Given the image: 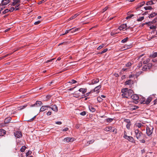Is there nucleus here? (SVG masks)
I'll use <instances>...</instances> for the list:
<instances>
[{"label": "nucleus", "instance_id": "obj_32", "mask_svg": "<svg viewBox=\"0 0 157 157\" xmlns=\"http://www.w3.org/2000/svg\"><path fill=\"white\" fill-rule=\"evenodd\" d=\"M76 92H75L73 94L74 95V97L77 98H78L79 96V93H76Z\"/></svg>", "mask_w": 157, "mask_h": 157}, {"label": "nucleus", "instance_id": "obj_53", "mask_svg": "<svg viewBox=\"0 0 157 157\" xmlns=\"http://www.w3.org/2000/svg\"><path fill=\"white\" fill-rule=\"evenodd\" d=\"M110 128H111V127H106L105 128V130L107 131H110Z\"/></svg>", "mask_w": 157, "mask_h": 157}, {"label": "nucleus", "instance_id": "obj_56", "mask_svg": "<svg viewBox=\"0 0 157 157\" xmlns=\"http://www.w3.org/2000/svg\"><path fill=\"white\" fill-rule=\"evenodd\" d=\"M4 5H3L2 4L0 5V9H1V10H2L3 9V8H5V6H4Z\"/></svg>", "mask_w": 157, "mask_h": 157}, {"label": "nucleus", "instance_id": "obj_20", "mask_svg": "<svg viewBox=\"0 0 157 157\" xmlns=\"http://www.w3.org/2000/svg\"><path fill=\"white\" fill-rule=\"evenodd\" d=\"M145 4V2H142L140 3L137 6V7H136V9L137 8H139L141 7L142 6H143Z\"/></svg>", "mask_w": 157, "mask_h": 157}, {"label": "nucleus", "instance_id": "obj_1", "mask_svg": "<svg viewBox=\"0 0 157 157\" xmlns=\"http://www.w3.org/2000/svg\"><path fill=\"white\" fill-rule=\"evenodd\" d=\"M133 91L132 90L129 89L125 94H122V96L125 98H131L133 94Z\"/></svg>", "mask_w": 157, "mask_h": 157}, {"label": "nucleus", "instance_id": "obj_14", "mask_svg": "<svg viewBox=\"0 0 157 157\" xmlns=\"http://www.w3.org/2000/svg\"><path fill=\"white\" fill-rule=\"evenodd\" d=\"M6 131L5 130L2 129H0V136H4V135L6 134Z\"/></svg>", "mask_w": 157, "mask_h": 157}, {"label": "nucleus", "instance_id": "obj_2", "mask_svg": "<svg viewBox=\"0 0 157 157\" xmlns=\"http://www.w3.org/2000/svg\"><path fill=\"white\" fill-rule=\"evenodd\" d=\"M155 22H157V17L155 18L152 21H149L147 23H146V24H147L148 26L149 27V28L151 29H156V27L155 25H151L152 24H153Z\"/></svg>", "mask_w": 157, "mask_h": 157}, {"label": "nucleus", "instance_id": "obj_30", "mask_svg": "<svg viewBox=\"0 0 157 157\" xmlns=\"http://www.w3.org/2000/svg\"><path fill=\"white\" fill-rule=\"evenodd\" d=\"M153 1L151 0V1H148L146 3V5H150L154 4V3L153 2Z\"/></svg>", "mask_w": 157, "mask_h": 157}, {"label": "nucleus", "instance_id": "obj_39", "mask_svg": "<svg viewBox=\"0 0 157 157\" xmlns=\"http://www.w3.org/2000/svg\"><path fill=\"white\" fill-rule=\"evenodd\" d=\"M36 102L37 103L38 107L41 106L43 104L42 102L40 101H37Z\"/></svg>", "mask_w": 157, "mask_h": 157}, {"label": "nucleus", "instance_id": "obj_6", "mask_svg": "<svg viewBox=\"0 0 157 157\" xmlns=\"http://www.w3.org/2000/svg\"><path fill=\"white\" fill-rule=\"evenodd\" d=\"M14 135L16 139L21 138L22 136V133L20 131H18L14 132Z\"/></svg>", "mask_w": 157, "mask_h": 157}, {"label": "nucleus", "instance_id": "obj_59", "mask_svg": "<svg viewBox=\"0 0 157 157\" xmlns=\"http://www.w3.org/2000/svg\"><path fill=\"white\" fill-rule=\"evenodd\" d=\"M94 141V140H90V141L88 142L87 144L89 143V144H90L93 143Z\"/></svg>", "mask_w": 157, "mask_h": 157}, {"label": "nucleus", "instance_id": "obj_24", "mask_svg": "<svg viewBox=\"0 0 157 157\" xmlns=\"http://www.w3.org/2000/svg\"><path fill=\"white\" fill-rule=\"evenodd\" d=\"M21 2L20 0H17L16 1H15L14 2H13L11 4V6H15V5L16 4L19 3Z\"/></svg>", "mask_w": 157, "mask_h": 157}, {"label": "nucleus", "instance_id": "obj_61", "mask_svg": "<svg viewBox=\"0 0 157 157\" xmlns=\"http://www.w3.org/2000/svg\"><path fill=\"white\" fill-rule=\"evenodd\" d=\"M142 66V62H140L138 65V67H141Z\"/></svg>", "mask_w": 157, "mask_h": 157}, {"label": "nucleus", "instance_id": "obj_54", "mask_svg": "<svg viewBox=\"0 0 157 157\" xmlns=\"http://www.w3.org/2000/svg\"><path fill=\"white\" fill-rule=\"evenodd\" d=\"M131 125V123L127 124V125H126V127L128 129H129L130 128V126Z\"/></svg>", "mask_w": 157, "mask_h": 157}, {"label": "nucleus", "instance_id": "obj_33", "mask_svg": "<svg viewBox=\"0 0 157 157\" xmlns=\"http://www.w3.org/2000/svg\"><path fill=\"white\" fill-rule=\"evenodd\" d=\"M108 50V49L107 48H106L104 49L101 52H99L98 53V54H102L105 52H106Z\"/></svg>", "mask_w": 157, "mask_h": 157}, {"label": "nucleus", "instance_id": "obj_60", "mask_svg": "<svg viewBox=\"0 0 157 157\" xmlns=\"http://www.w3.org/2000/svg\"><path fill=\"white\" fill-rule=\"evenodd\" d=\"M55 59V58H53V59H50V60H47L46 61V63H49V62H52L53 60H54Z\"/></svg>", "mask_w": 157, "mask_h": 157}, {"label": "nucleus", "instance_id": "obj_16", "mask_svg": "<svg viewBox=\"0 0 157 157\" xmlns=\"http://www.w3.org/2000/svg\"><path fill=\"white\" fill-rule=\"evenodd\" d=\"M78 91L82 93L83 94H84L86 93L87 91V89L81 88L78 90Z\"/></svg>", "mask_w": 157, "mask_h": 157}, {"label": "nucleus", "instance_id": "obj_26", "mask_svg": "<svg viewBox=\"0 0 157 157\" xmlns=\"http://www.w3.org/2000/svg\"><path fill=\"white\" fill-rule=\"evenodd\" d=\"M47 109L46 108L45 106H42L40 108V112H43Z\"/></svg>", "mask_w": 157, "mask_h": 157}, {"label": "nucleus", "instance_id": "obj_50", "mask_svg": "<svg viewBox=\"0 0 157 157\" xmlns=\"http://www.w3.org/2000/svg\"><path fill=\"white\" fill-rule=\"evenodd\" d=\"M144 18V17H142L137 19V21H142Z\"/></svg>", "mask_w": 157, "mask_h": 157}, {"label": "nucleus", "instance_id": "obj_64", "mask_svg": "<svg viewBox=\"0 0 157 157\" xmlns=\"http://www.w3.org/2000/svg\"><path fill=\"white\" fill-rule=\"evenodd\" d=\"M157 103V99H155L154 101V105H156Z\"/></svg>", "mask_w": 157, "mask_h": 157}, {"label": "nucleus", "instance_id": "obj_4", "mask_svg": "<svg viewBox=\"0 0 157 157\" xmlns=\"http://www.w3.org/2000/svg\"><path fill=\"white\" fill-rule=\"evenodd\" d=\"M132 27H131L130 26H128L127 24H123L120 26L118 29H132Z\"/></svg>", "mask_w": 157, "mask_h": 157}, {"label": "nucleus", "instance_id": "obj_44", "mask_svg": "<svg viewBox=\"0 0 157 157\" xmlns=\"http://www.w3.org/2000/svg\"><path fill=\"white\" fill-rule=\"evenodd\" d=\"M77 82V81L74 79H72L71 82H69L68 83H71L72 84L75 83Z\"/></svg>", "mask_w": 157, "mask_h": 157}, {"label": "nucleus", "instance_id": "obj_62", "mask_svg": "<svg viewBox=\"0 0 157 157\" xmlns=\"http://www.w3.org/2000/svg\"><path fill=\"white\" fill-rule=\"evenodd\" d=\"M40 21H40L39 20L35 22L34 24L35 25H38L40 22Z\"/></svg>", "mask_w": 157, "mask_h": 157}, {"label": "nucleus", "instance_id": "obj_21", "mask_svg": "<svg viewBox=\"0 0 157 157\" xmlns=\"http://www.w3.org/2000/svg\"><path fill=\"white\" fill-rule=\"evenodd\" d=\"M89 108L90 111L92 112H94L96 110L92 106H89Z\"/></svg>", "mask_w": 157, "mask_h": 157}, {"label": "nucleus", "instance_id": "obj_40", "mask_svg": "<svg viewBox=\"0 0 157 157\" xmlns=\"http://www.w3.org/2000/svg\"><path fill=\"white\" fill-rule=\"evenodd\" d=\"M97 101L99 102H101L103 99L100 97H98L97 98Z\"/></svg>", "mask_w": 157, "mask_h": 157}, {"label": "nucleus", "instance_id": "obj_29", "mask_svg": "<svg viewBox=\"0 0 157 157\" xmlns=\"http://www.w3.org/2000/svg\"><path fill=\"white\" fill-rule=\"evenodd\" d=\"M26 148V147L25 146H22L20 149V151L21 152H24L25 151V149Z\"/></svg>", "mask_w": 157, "mask_h": 157}, {"label": "nucleus", "instance_id": "obj_11", "mask_svg": "<svg viewBox=\"0 0 157 157\" xmlns=\"http://www.w3.org/2000/svg\"><path fill=\"white\" fill-rule=\"evenodd\" d=\"M134 83V82L133 80L131 79H129L126 81L124 82L125 85H130L133 84Z\"/></svg>", "mask_w": 157, "mask_h": 157}, {"label": "nucleus", "instance_id": "obj_43", "mask_svg": "<svg viewBox=\"0 0 157 157\" xmlns=\"http://www.w3.org/2000/svg\"><path fill=\"white\" fill-rule=\"evenodd\" d=\"M86 114V112L85 111H83L80 113V115L84 116Z\"/></svg>", "mask_w": 157, "mask_h": 157}, {"label": "nucleus", "instance_id": "obj_5", "mask_svg": "<svg viewBox=\"0 0 157 157\" xmlns=\"http://www.w3.org/2000/svg\"><path fill=\"white\" fill-rule=\"evenodd\" d=\"M153 128V127H152L151 129L150 127H146V133L148 136H150L152 134Z\"/></svg>", "mask_w": 157, "mask_h": 157}, {"label": "nucleus", "instance_id": "obj_36", "mask_svg": "<svg viewBox=\"0 0 157 157\" xmlns=\"http://www.w3.org/2000/svg\"><path fill=\"white\" fill-rule=\"evenodd\" d=\"M92 90H91L90 92L86 93L85 94H84L83 96H84V97L88 96L91 93H93Z\"/></svg>", "mask_w": 157, "mask_h": 157}, {"label": "nucleus", "instance_id": "obj_27", "mask_svg": "<svg viewBox=\"0 0 157 157\" xmlns=\"http://www.w3.org/2000/svg\"><path fill=\"white\" fill-rule=\"evenodd\" d=\"M150 59L148 58V59H147L146 60L144 61L143 62V63L144 64H148L150 62Z\"/></svg>", "mask_w": 157, "mask_h": 157}, {"label": "nucleus", "instance_id": "obj_35", "mask_svg": "<svg viewBox=\"0 0 157 157\" xmlns=\"http://www.w3.org/2000/svg\"><path fill=\"white\" fill-rule=\"evenodd\" d=\"M105 120L107 122L110 123L113 121V119L111 118H108L105 119Z\"/></svg>", "mask_w": 157, "mask_h": 157}, {"label": "nucleus", "instance_id": "obj_41", "mask_svg": "<svg viewBox=\"0 0 157 157\" xmlns=\"http://www.w3.org/2000/svg\"><path fill=\"white\" fill-rule=\"evenodd\" d=\"M105 45L103 44H102L101 45H100L97 48V50H100L104 47Z\"/></svg>", "mask_w": 157, "mask_h": 157}, {"label": "nucleus", "instance_id": "obj_34", "mask_svg": "<svg viewBox=\"0 0 157 157\" xmlns=\"http://www.w3.org/2000/svg\"><path fill=\"white\" fill-rule=\"evenodd\" d=\"M144 8L146 10H151L152 9V7L150 6H145L144 7Z\"/></svg>", "mask_w": 157, "mask_h": 157}, {"label": "nucleus", "instance_id": "obj_38", "mask_svg": "<svg viewBox=\"0 0 157 157\" xmlns=\"http://www.w3.org/2000/svg\"><path fill=\"white\" fill-rule=\"evenodd\" d=\"M140 101L141 104H143V103H144V102H143V101H145V98H142V99L140 98Z\"/></svg>", "mask_w": 157, "mask_h": 157}, {"label": "nucleus", "instance_id": "obj_7", "mask_svg": "<svg viewBox=\"0 0 157 157\" xmlns=\"http://www.w3.org/2000/svg\"><path fill=\"white\" fill-rule=\"evenodd\" d=\"M135 133L136 136V138L138 139L140 138L141 135L143 134L142 132L139 131L138 129H136L135 131Z\"/></svg>", "mask_w": 157, "mask_h": 157}, {"label": "nucleus", "instance_id": "obj_45", "mask_svg": "<svg viewBox=\"0 0 157 157\" xmlns=\"http://www.w3.org/2000/svg\"><path fill=\"white\" fill-rule=\"evenodd\" d=\"M32 153V151H29L27 152L26 153V156H28L29 155H31Z\"/></svg>", "mask_w": 157, "mask_h": 157}, {"label": "nucleus", "instance_id": "obj_46", "mask_svg": "<svg viewBox=\"0 0 157 157\" xmlns=\"http://www.w3.org/2000/svg\"><path fill=\"white\" fill-rule=\"evenodd\" d=\"M9 12V9H6L4 11H3V12L2 13V14H4L5 13H6L8 12Z\"/></svg>", "mask_w": 157, "mask_h": 157}, {"label": "nucleus", "instance_id": "obj_3", "mask_svg": "<svg viewBox=\"0 0 157 157\" xmlns=\"http://www.w3.org/2000/svg\"><path fill=\"white\" fill-rule=\"evenodd\" d=\"M152 65V64L151 63H149L145 65L142 68V70L144 71H147L148 70L151 69Z\"/></svg>", "mask_w": 157, "mask_h": 157}, {"label": "nucleus", "instance_id": "obj_15", "mask_svg": "<svg viewBox=\"0 0 157 157\" xmlns=\"http://www.w3.org/2000/svg\"><path fill=\"white\" fill-rule=\"evenodd\" d=\"M51 109L53 111L57 112L58 111V107L56 105H53L52 107H51Z\"/></svg>", "mask_w": 157, "mask_h": 157}, {"label": "nucleus", "instance_id": "obj_12", "mask_svg": "<svg viewBox=\"0 0 157 157\" xmlns=\"http://www.w3.org/2000/svg\"><path fill=\"white\" fill-rule=\"evenodd\" d=\"M132 47V44L127 45H124L122 47V49L123 50H126L129 49Z\"/></svg>", "mask_w": 157, "mask_h": 157}, {"label": "nucleus", "instance_id": "obj_9", "mask_svg": "<svg viewBox=\"0 0 157 157\" xmlns=\"http://www.w3.org/2000/svg\"><path fill=\"white\" fill-rule=\"evenodd\" d=\"M99 80L98 78H96L92 79L90 81L89 84L90 85H94L98 82Z\"/></svg>", "mask_w": 157, "mask_h": 157}, {"label": "nucleus", "instance_id": "obj_17", "mask_svg": "<svg viewBox=\"0 0 157 157\" xmlns=\"http://www.w3.org/2000/svg\"><path fill=\"white\" fill-rule=\"evenodd\" d=\"M10 2L9 0H2L1 4L3 5H6Z\"/></svg>", "mask_w": 157, "mask_h": 157}, {"label": "nucleus", "instance_id": "obj_25", "mask_svg": "<svg viewBox=\"0 0 157 157\" xmlns=\"http://www.w3.org/2000/svg\"><path fill=\"white\" fill-rule=\"evenodd\" d=\"M150 57L152 58H155L157 57V52H155L150 55Z\"/></svg>", "mask_w": 157, "mask_h": 157}, {"label": "nucleus", "instance_id": "obj_31", "mask_svg": "<svg viewBox=\"0 0 157 157\" xmlns=\"http://www.w3.org/2000/svg\"><path fill=\"white\" fill-rule=\"evenodd\" d=\"M129 141L131 142H134V140L133 137L132 136H129V138H128V140Z\"/></svg>", "mask_w": 157, "mask_h": 157}, {"label": "nucleus", "instance_id": "obj_37", "mask_svg": "<svg viewBox=\"0 0 157 157\" xmlns=\"http://www.w3.org/2000/svg\"><path fill=\"white\" fill-rule=\"evenodd\" d=\"M128 39V37H127L125 38L124 39L122 40H121V42L123 43H126Z\"/></svg>", "mask_w": 157, "mask_h": 157}, {"label": "nucleus", "instance_id": "obj_23", "mask_svg": "<svg viewBox=\"0 0 157 157\" xmlns=\"http://www.w3.org/2000/svg\"><path fill=\"white\" fill-rule=\"evenodd\" d=\"M72 138L71 137H67L65 138L64 139V141L66 142H70L71 139H72Z\"/></svg>", "mask_w": 157, "mask_h": 157}, {"label": "nucleus", "instance_id": "obj_8", "mask_svg": "<svg viewBox=\"0 0 157 157\" xmlns=\"http://www.w3.org/2000/svg\"><path fill=\"white\" fill-rule=\"evenodd\" d=\"M131 98L132 99L135 101V103L137 104L138 102V100L139 99V98L136 94H132Z\"/></svg>", "mask_w": 157, "mask_h": 157}, {"label": "nucleus", "instance_id": "obj_42", "mask_svg": "<svg viewBox=\"0 0 157 157\" xmlns=\"http://www.w3.org/2000/svg\"><path fill=\"white\" fill-rule=\"evenodd\" d=\"M71 30H66L65 33L64 34H63L61 33H60V36L63 35L65 34H67V33H69Z\"/></svg>", "mask_w": 157, "mask_h": 157}, {"label": "nucleus", "instance_id": "obj_63", "mask_svg": "<svg viewBox=\"0 0 157 157\" xmlns=\"http://www.w3.org/2000/svg\"><path fill=\"white\" fill-rule=\"evenodd\" d=\"M36 116H35L34 117H33V118H32L30 120H28V121H29L30 122L33 121L34 119L36 118Z\"/></svg>", "mask_w": 157, "mask_h": 157}, {"label": "nucleus", "instance_id": "obj_18", "mask_svg": "<svg viewBox=\"0 0 157 157\" xmlns=\"http://www.w3.org/2000/svg\"><path fill=\"white\" fill-rule=\"evenodd\" d=\"M11 117H9L5 118L4 121V123L5 124H7L10 121H11Z\"/></svg>", "mask_w": 157, "mask_h": 157}, {"label": "nucleus", "instance_id": "obj_22", "mask_svg": "<svg viewBox=\"0 0 157 157\" xmlns=\"http://www.w3.org/2000/svg\"><path fill=\"white\" fill-rule=\"evenodd\" d=\"M157 15V13H153L150 14L148 16L149 18H152Z\"/></svg>", "mask_w": 157, "mask_h": 157}, {"label": "nucleus", "instance_id": "obj_10", "mask_svg": "<svg viewBox=\"0 0 157 157\" xmlns=\"http://www.w3.org/2000/svg\"><path fill=\"white\" fill-rule=\"evenodd\" d=\"M152 100V97L151 96V95L148 98H147L146 101H143L144 102H145L144 103H143V104L148 105L150 103V102Z\"/></svg>", "mask_w": 157, "mask_h": 157}, {"label": "nucleus", "instance_id": "obj_28", "mask_svg": "<svg viewBox=\"0 0 157 157\" xmlns=\"http://www.w3.org/2000/svg\"><path fill=\"white\" fill-rule=\"evenodd\" d=\"M128 90V88H125L122 90L121 92L123 93L122 94H125Z\"/></svg>", "mask_w": 157, "mask_h": 157}, {"label": "nucleus", "instance_id": "obj_13", "mask_svg": "<svg viewBox=\"0 0 157 157\" xmlns=\"http://www.w3.org/2000/svg\"><path fill=\"white\" fill-rule=\"evenodd\" d=\"M101 85H99V86L96 87L94 89L92 90L93 92H97L98 93L99 92L98 90L101 88Z\"/></svg>", "mask_w": 157, "mask_h": 157}, {"label": "nucleus", "instance_id": "obj_52", "mask_svg": "<svg viewBox=\"0 0 157 157\" xmlns=\"http://www.w3.org/2000/svg\"><path fill=\"white\" fill-rule=\"evenodd\" d=\"M132 64L131 63L128 62L126 64L125 66L127 67H129L131 66Z\"/></svg>", "mask_w": 157, "mask_h": 157}, {"label": "nucleus", "instance_id": "obj_48", "mask_svg": "<svg viewBox=\"0 0 157 157\" xmlns=\"http://www.w3.org/2000/svg\"><path fill=\"white\" fill-rule=\"evenodd\" d=\"M124 122L127 123V124H128L131 123L130 121V120H129V119H125L124 120Z\"/></svg>", "mask_w": 157, "mask_h": 157}, {"label": "nucleus", "instance_id": "obj_58", "mask_svg": "<svg viewBox=\"0 0 157 157\" xmlns=\"http://www.w3.org/2000/svg\"><path fill=\"white\" fill-rule=\"evenodd\" d=\"M142 125V124L140 123H138L136 126H137L138 128H140L141 126Z\"/></svg>", "mask_w": 157, "mask_h": 157}, {"label": "nucleus", "instance_id": "obj_57", "mask_svg": "<svg viewBox=\"0 0 157 157\" xmlns=\"http://www.w3.org/2000/svg\"><path fill=\"white\" fill-rule=\"evenodd\" d=\"M110 128V132H115V128L111 127V128Z\"/></svg>", "mask_w": 157, "mask_h": 157}, {"label": "nucleus", "instance_id": "obj_51", "mask_svg": "<svg viewBox=\"0 0 157 157\" xmlns=\"http://www.w3.org/2000/svg\"><path fill=\"white\" fill-rule=\"evenodd\" d=\"M9 55H10V54H8L4 56L0 57V60L8 56Z\"/></svg>", "mask_w": 157, "mask_h": 157}, {"label": "nucleus", "instance_id": "obj_19", "mask_svg": "<svg viewBox=\"0 0 157 157\" xmlns=\"http://www.w3.org/2000/svg\"><path fill=\"white\" fill-rule=\"evenodd\" d=\"M80 13H77L75 14L74 16H71L69 19V21L72 20L75 17H76L78 16L80 14Z\"/></svg>", "mask_w": 157, "mask_h": 157}, {"label": "nucleus", "instance_id": "obj_49", "mask_svg": "<svg viewBox=\"0 0 157 157\" xmlns=\"http://www.w3.org/2000/svg\"><path fill=\"white\" fill-rule=\"evenodd\" d=\"M134 16V14H131L130 15L127 17H126V19H129V18H131L132 17H133Z\"/></svg>", "mask_w": 157, "mask_h": 157}, {"label": "nucleus", "instance_id": "obj_55", "mask_svg": "<svg viewBox=\"0 0 157 157\" xmlns=\"http://www.w3.org/2000/svg\"><path fill=\"white\" fill-rule=\"evenodd\" d=\"M15 9L14 7H11L10 8V9H9V12H13L14 10Z\"/></svg>", "mask_w": 157, "mask_h": 157}, {"label": "nucleus", "instance_id": "obj_47", "mask_svg": "<svg viewBox=\"0 0 157 157\" xmlns=\"http://www.w3.org/2000/svg\"><path fill=\"white\" fill-rule=\"evenodd\" d=\"M30 106L31 107H38L36 101L35 103H34V104L31 105Z\"/></svg>", "mask_w": 157, "mask_h": 157}]
</instances>
